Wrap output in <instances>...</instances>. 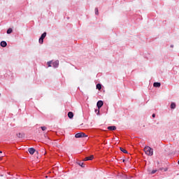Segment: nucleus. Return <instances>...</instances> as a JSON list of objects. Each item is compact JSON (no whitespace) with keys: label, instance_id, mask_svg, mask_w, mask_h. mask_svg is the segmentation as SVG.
<instances>
[{"label":"nucleus","instance_id":"nucleus-1","mask_svg":"<svg viewBox=\"0 0 179 179\" xmlns=\"http://www.w3.org/2000/svg\"><path fill=\"white\" fill-rule=\"evenodd\" d=\"M144 152L148 156H153V149L149 146L145 147Z\"/></svg>","mask_w":179,"mask_h":179},{"label":"nucleus","instance_id":"nucleus-2","mask_svg":"<svg viewBox=\"0 0 179 179\" xmlns=\"http://www.w3.org/2000/svg\"><path fill=\"white\" fill-rule=\"evenodd\" d=\"M45 37H47V32H44L40 37L38 40L39 44H43V43H44V38H45Z\"/></svg>","mask_w":179,"mask_h":179},{"label":"nucleus","instance_id":"nucleus-3","mask_svg":"<svg viewBox=\"0 0 179 179\" xmlns=\"http://www.w3.org/2000/svg\"><path fill=\"white\" fill-rule=\"evenodd\" d=\"M87 136L85 133H77L75 138H86Z\"/></svg>","mask_w":179,"mask_h":179},{"label":"nucleus","instance_id":"nucleus-4","mask_svg":"<svg viewBox=\"0 0 179 179\" xmlns=\"http://www.w3.org/2000/svg\"><path fill=\"white\" fill-rule=\"evenodd\" d=\"M59 65V62L58 60H56L52 62V66H53V68H58Z\"/></svg>","mask_w":179,"mask_h":179},{"label":"nucleus","instance_id":"nucleus-5","mask_svg":"<svg viewBox=\"0 0 179 179\" xmlns=\"http://www.w3.org/2000/svg\"><path fill=\"white\" fill-rule=\"evenodd\" d=\"M103 104H104V103H103V101H99L97 102L96 106H97L99 110H100V108H101V107H103Z\"/></svg>","mask_w":179,"mask_h":179},{"label":"nucleus","instance_id":"nucleus-6","mask_svg":"<svg viewBox=\"0 0 179 179\" xmlns=\"http://www.w3.org/2000/svg\"><path fill=\"white\" fill-rule=\"evenodd\" d=\"M94 158V157L93 155H91L90 157H85L83 161L84 162H87L89 160H93V159Z\"/></svg>","mask_w":179,"mask_h":179},{"label":"nucleus","instance_id":"nucleus-7","mask_svg":"<svg viewBox=\"0 0 179 179\" xmlns=\"http://www.w3.org/2000/svg\"><path fill=\"white\" fill-rule=\"evenodd\" d=\"M28 152L30 153V155H34V152H36V150L33 148H29Z\"/></svg>","mask_w":179,"mask_h":179},{"label":"nucleus","instance_id":"nucleus-8","mask_svg":"<svg viewBox=\"0 0 179 179\" xmlns=\"http://www.w3.org/2000/svg\"><path fill=\"white\" fill-rule=\"evenodd\" d=\"M108 129L109 131H115V129H117V127L115 126H109L108 127Z\"/></svg>","mask_w":179,"mask_h":179},{"label":"nucleus","instance_id":"nucleus-9","mask_svg":"<svg viewBox=\"0 0 179 179\" xmlns=\"http://www.w3.org/2000/svg\"><path fill=\"white\" fill-rule=\"evenodd\" d=\"M1 47L5 48L6 45H8V43H6V41H1L0 43Z\"/></svg>","mask_w":179,"mask_h":179},{"label":"nucleus","instance_id":"nucleus-10","mask_svg":"<svg viewBox=\"0 0 179 179\" xmlns=\"http://www.w3.org/2000/svg\"><path fill=\"white\" fill-rule=\"evenodd\" d=\"M153 86L154 87H160V86H162V84H160V83H154Z\"/></svg>","mask_w":179,"mask_h":179},{"label":"nucleus","instance_id":"nucleus-11","mask_svg":"<svg viewBox=\"0 0 179 179\" xmlns=\"http://www.w3.org/2000/svg\"><path fill=\"white\" fill-rule=\"evenodd\" d=\"M68 117H69V118H70V119L73 118V113H72V112H69V113H68Z\"/></svg>","mask_w":179,"mask_h":179},{"label":"nucleus","instance_id":"nucleus-12","mask_svg":"<svg viewBox=\"0 0 179 179\" xmlns=\"http://www.w3.org/2000/svg\"><path fill=\"white\" fill-rule=\"evenodd\" d=\"M171 108H172L173 110H174V108H176V103L172 102L171 103Z\"/></svg>","mask_w":179,"mask_h":179},{"label":"nucleus","instance_id":"nucleus-13","mask_svg":"<svg viewBox=\"0 0 179 179\" xmlns=\"http://www.w3.org/2000/svg\"><path fill=\"white\" fill-rule=\"evenodd\" d=\"M96 89H98V90H101V84H97Z\"/></svg>","mask_w":179,"mask_h":179},{"label":"nucleus","instance_id":"nucleus-14","mask_svg":"<svg viewBox=\"0 0 179 179\" xmlns=\"http://www.w3.org/2000/svg\"><path fill=\"white\" fill-rule=\"evenodd\" d=\"M120 150L121 152H122L123 153H128V151H127V150L122 148H120Z\"/></svg>","mask_w":179,"mask_h":179},{"label":"nucleus","instance_id":"nucleus-15","mask_svg":"<svg viewBox=\"0 0 179 179\" xmlns=\"http://www.w3.org/2000/svg\"><path fill=\"white\" fill-rule=\"evenodd\" d=\"M13 30H12V28H9L8 30H7V34H10V33H12Z\"/></svg>","mask_w":179,"mask_h":179},{"label":"nucleus","instance_id":"nucleus-16","mask_svg":"<svg viewBox=\"0 0 179 179\" xmlns=\"http://www.w3.org/2000/svg\"><path fill=\"white\" fill-rule=\"evenodd\" d=\"M95 113H96L97 115H100V109H96Z\"/></svg>","mask_w":179,"mask_h":179},{"label":"nucleus","instance_id":"nucleus-17","mask_svg":"<svg viewBox=\"0 0 179 179\" xmlns=\"http://www.w3.org/2000/svg\"><path fill=\"white\" fill-rule=\"evenodd\" d=\"M48 65L49 67L52 66V62H48Z\"/></svg>","mask_w":179,"mask_h":179},{"label":"nucleus","instance_id":"nucleus-18","mask_svg":"<svg viewBox=\"0 0 179 179\" xmlns=\"http://www.w3.org/2000/svg\"><path fill=\"white\" fill-rule=\"evenodd\" d=\"M95 15H99V9L95 8Z\"/></svg>","mask_w":179,"mask_h":179},{"label":"nucleus","instance_id":"nucleus-19","mask_svg":"<svg viewBox=\"0 0 179 179\" xmlns=\"http://www.w3.org/2000/svg\"><path fill=\"white\" fill-rule=\"evenodd\" d=\"M41 128L42 131H45V129H47V127H41Z\"/></svg>","mask_w":179,"mask_h":179},{"label":"nucleus","instance_id":"nucleus-20","mask_svg":"<svg viewBox=\"0 0 179 179\" xmlns=\"http://www.w3.org/2000/svg\"><path fill=\"white\" fill-rule=\"evenodd\" d=\"M79 166H80L81 167H85V166H83V162H80Z\"/></svg>","mask_w":179,"mask_h":179},{"label":"nucleus","instance_id":"nucleus-21","mask_svg":"<svg viewBox=\"0 0 179 179\" xmlns=\"http://www.w3.org/2000/svg\"><path fill=\"white\" fill-rule=\"evenodd\" d=\"M157 171V170H152L151 174H155Z\"/></svg>","mask_w":179,"mask_h":179},{"label":"nucleus","instance_id":"nucleus-22","mask_svg":"<svg viewBox=\"0 0 179 179\" xmlns=\"http://www.w3.org/2000/svg\"><path fill=\"white\" fill-rule=\"evenodd\" d=\"M156 117V114L153 113L152 114V118H155Z\"/></svg>","mask_w":179,"mask_h":179},{"label":"nucleus","instance_id":"nucleus-23","mask_svg":"<svg viewBox=\"0 0 179 179\" xmlns=\"http://www.w3.org/2000/svg\"><path fill=\"white\" fill-rule=\"evenodd\" d=\"M2 157H3V156L0 157V160H2Z\"/></svg>","mask_w":179,"mask_h":179},{"label":"nucleus","instance_id":"nucleus-24","mask_svg":"<svg viewBox=\"0 0 179 179\" xmlns=\"http://www.w3.org/2000/svg\"><path fill=\"white\" fill-rule=\"evenodd\" d=\"M0 153H2V151H0Z\"/></svg>","mask_w":179,"mask_h":179},{"label":"nucleus","instance_id":"nucleus-25","mask_svg":"<svg viewBox=\"0 0 179 179\" xmlns=\"http://www.w3.org/2000/svg\"><path fill=\"white\" fill-rule=\"evenodd\" d=\"M0 96H1V94H0Z\"/></svg>","mask_w":179,"mask_h":179}]
</instances>
